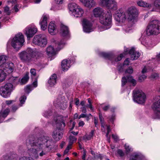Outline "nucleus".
<instances>
[{
  "label": "nucleus",
  "instance_id": "9",
  "mask_svg": "<svg viewBox=\"0 0 160 160\" xmlns=\"http://www.w3.org/2000/svg\"><path fill=\"white\" fill-rule=\"evenodd\" d=\"M101 6L112 10H116L118 8L117 3L114 0H100Z\"/></svg>",
  "mask_w": 160,
  "mask_h": 160
},
{
  "label": "nucleus",
  "instance_id": "39",
  "mask_svg": "<svg viewBox=\"0 0 160 160\" xmlns=\"http://www.w3.org/2000/svg\"><path fill=\"white\" fill-rule=\"evenodd\" d=\"M77 138L74 136L72 135H70L69 137V140L70 145L71 144H72L73 143L75 142L77 140Z\"/></svg>",
  "mask_w": 160,
  "mask_h": 160
},
{
  "label": "nucleus",
  "instance_id": "13",
  "mask_svg": "<svg viewBox=\"0 0 160 160\" xmlns=\"http://www.w3.org/2000/svg\"><path fill=\"white\" fill-rule=\"evenodd\" d=\"M83 30L84 32H89L92 30V23L88 20L84 19L83 20Z\"/></svg>",
  "mask_w": 160,
  "mask_h": 160
},
{
  "label": "nucleus",
  "instance_id": "59",
  "mask_svg": "<svg viewBox=\"0 0 160 160\" xmlns=\"http://www.w3.org/2000/svg\"><path fill=\"white\" fill-rule=\"evenodd\" d=\"M86 108L87 107H86V105L85 106L82 107L81 108V109H82V112L85 113L87 112Z\"/></svg>",
  "mask_w": 160,
  "mask_h": 160
},
{
  "label": "nucleus",
  "instance_id": "29",
  "mask_svg": "<svg viewBox=\"0 0 160 160\" xmlns=\"http://www.w3.org/2000/svg\"><path fill=\"white\" fill-rule=\"evenodd\" d=\"M10 112V109L8 108H7L6 109L4 108L3 107L0 111V118H6L9 114Z\"/></svg>",
  "mask_w": 160,
  "mask_h": 160
},
{
  "label": "nucleus",
  "instance_id": "51",
  "mask_svg": "<svg viewBox=\"0 0 160 160\" xmlns=\"http://www.w3.org/2000/svg\"><path fill=\"white\" fill-rule=\"evenodd\" d=\"M117 153L120 157H123L124 155V153L123 151L121 149H118L117 151Z\"/></svg>",
  "mask_w": 160,
  "mask_h": 160
},
{
  "label": "nucleus",
  "instance_id": "21",
  "mask_svg": "<svg viewBox=\"0 0 160 160\" xmlns=\"http://www.w3.org/2000/svg\"><path fill=\"white\" fill-rule=\"evenodd\" d=\"M129 53L131 55V58L132 60L137 59L140 55V53L136 51L133 48L129 50Z\"/></svg>",
  "mask_w": 160,
  "mask_h": 160
},
{
  "label": "nucleus",
  "instance_id": "54",
  "mask_svg": "<svg viewBox=\"0 0 160 160\" xmlns=\"http://www.w3.org/2000/svg\"><path fill=\"white\" fill-rule=\"evenodd\" d=\"M4 11L5 12L7 13L8 15H9L10 13V12L9 11V8L8 7H6L4 8Z\"/></svg>",
  "mask_w": 160,
  "mask_h": 160
},
{
  "label": "nucleus",
  "instance_id": "61",
  "mask_svg": "<svg viewBox=\"0 0 160 160\" xmlns=\"http://www.w3.org/2000/svg\"><path fill=\"white\" fill-rule=\"evenodd\" d=\"M112 137L116 141H118V138L117 136L114 135V134H112Z\"/></svg>",
  "mask_w": 160,
  "mask_h": 160
},
{
  "label": "nucleus",
  "instance_id": "24",
  "mask_svg": "<svg viewBox=\"0 0 160 160\" xmlns=\"http://www.w3.org/2000/svg\"><path fill=\"white\" fill-rule=\"evenodd\" d=\"M37 31V29L36 28H31L28 29L26 32L28 38L32 37Z\"/></svg>",
  "mask_w": 160,
  "mask_h": 160
},
{
  "label": "nucleus",
  "instance_id": "44",
  "mask_svg": "<svg viewBox=\"0 0 160 160\" xmlns=\"http://www.w3.org/2000/svg\"><path fill=\"white\" fill-rule=\"evenodd\" d=\"M94 133V131L92 130L89 134L87 136L86 138L87 140H90L93 136Z\"/></svg>",
  "mask_w": 160,
  "mask_h": 160
},
{
  "label": "nucleus",
  "instance_id": "26",
  "mask_svg": "<svg viewBox=\"0 0 160 160\" xmlns=\"http://www.w3.org/2000/svg\"><path fill=\"white\" fill-rule=\"evenodd\" d=\"M84 11L80 7H78L73 13L77 17H81L84 13Z\"/></svg>",
  "mask_w": 160,
  "mask_h": 160
},
{
  "label": "nucleus",
  "instance_id": "64",
  "mask_svg": "<svg viewBox=\"0 0 160 160\" xmlns=\"http://www.w3.org/2000/svg\"><path fill=\"white\" fill-rule=\"evenodd\" d=\"M19 160H29V158L27 157H23L20 158Z\"/></svg>",
  "mask_w": 160,
  "mask_h": 160
},
{
  "label": "nucleus",
  "instance_id": "42",
  "mask_svg": "<svg viewBox=\"0 0 160 160\" xmlns=\"http://www.w3.org/2000/svg\"><path fill=\"white\" fill-rule=\"evenodd\" d=\"M13 156H6L3 157L2 160H15V159L13 158Z\"/></svg>",
  "mask_w": 160,
  "mask_h": 160
},
{
  "label": "nucleus",
  "instance_id": "36",
  "mask_svg": "<svg viewBox=\"0 0 160 160\" xmlns=\"http://www.w3.org/2000/svg\"><path fill=\"white\" fill-rule=\"evenodd\" d=\"M130 160H141V157L138 154L133 153L131 156Z\"/></svg>",
  "mask_w": 160,
  "mask_h": 160
},
{
  "label": "nucleus",
  "instance_id": "55",
  "mask_svg": "<svg viewBox=\"0 0 160 160\" xmlns=\"http://www.w3.org/2000/svg\"><path fill=\"white\" fill-rule=\"evenodd\" d=\"M110 108V106L109 105H108L105 106L102 108V109L105 112L107 111Z\"/></svg>",
  "mask_w": 160,
  "mask_h": 160
},
{
  "label": "nucleus",
  "instance_id": "63",
  "mask_svg": "<svg viewBox=\"0 0 160 160\" xmlns=\"http://www.w3.org/2000/svg\"><path fill=\"white\" fill-rule=\"evenodd\" d=\"M87 108H89L92 111H93V108L92 104H88L86 105Z\"/></svg>",
  "mask_w": 160,
  "mask_h": 160
},
{
  "label": "nucleus",
  "instance_id": "1",
  "mask_svg": "<svg viewBox=\"0 0 160 160\" xmlns=\"http://www.w3.org/2000/svg\"><path fill=\"white\" fill-rule=\"evenodd\" d=\"M41 53L38 52L34 51L30 48L28 49L26 51H23L19 53V57L23 62H30L35 57L40 56Z\"/></svg>",
  "mask_w": 160,
  "mask_h": 160
},
{
  "label": "nucleus",
  "instance_id": "7",
  "mask_svg": "<svg viewBox=\"0 0 160 160\" xmlns=\"http://www.w3.org/2000/svg\"><path fill=\"white\" fill-rule=\"evenodd\" d=\"M32 42L35 45L41 47H44L47 44V37L44 34L35 35L33 39Z\"/></svg>",
  "mask_w": 160,
  "mask_h": 160
},
{
  "label": "nucleus",
  "instance_id": "17",
  "mask_svg": "<svg viewBox=\"0 0 160 160\" xmlns=\"http://www.w3.org/2000/svg\"><path fill=\"white\" fill-rule=\"evenodd\" d=\"M127 80L132 83L133 86H135L136 84V80L133 79L131 75H129L127 77V79L125 77H123L122 78V86H124L126 84L127 82Z\"/></svg>",
  "mask_w": 160,
  "mask_h": 160
},
{
  "label": "nucleus",
  "instance_id": "32",
  "mask_svg": "<svg viewBox=\"0 0 160 160\" xmlns=\"http://www.w3.org/2000/svg\"><path fill=\"white\" fill-rule=\"evenodd\" d=\"M7 59V57L6 56L1 55L0 56V67H4Z\"/></svg>",
  "mask_w": 160,
  "mask_h": 160
},
{
  "label": "nucleus",
  "instance_id": "56",
  "mask_svg": "<svg viewBox=\"0 0 160 160\" xmlns=\"http://www.w3.org/2000/svg\"><path fill=\"white\" fill-rule=\"evenodd\" d=\"M38 76L37 77L35 80V81L33 82L32 85L34 87H36L37 86V82H38Z\"/></svg>",
  "mask_w": 160,
  "mask_h": 160
},
{
  "label": "nucleus",
  "instance_id": "38",
  "mask_svg": "<svg viewBox=\"0 0 160 160\" xmlns=\"http://www.w3.org/2000/svg\"><path fill=\"white\" fill-rule=\"evenodd\" d=\"M6 74L3 70H0V82H2L5 79Z\"/></svg>",
  "mask_w": 160,
  "mask_h": 160
},
{
  "label": "nucleus",
  "instance_id": "8",
  "mask_svg": "<svg viewBox=\"0 0 160 160\" xmlns=\"http://www.w3.org/2000/svg\"><path fill=\"white\" fill-rule=\"evenodd\" d=\"M126 52H125L121 54L117 57H115L113 54L110 53L102 52L100 53V55L102 57L110 60L113 63L114 62H117L121 60L124 55H126Z\"/></svg>",
  "mask_w": 160,
  "mask_h": 160
},
{
  "label": "nucleus",
  "instance_id": "33",
  "mask_svg": "<svg viewBox=\"0 0 160 160\" xmlns=\"http://www.w3.org/2000/svg\"><path fill=\"white\" fill-rule=\"evenodd\" d=\"M39 148L37 147V148H30L29 149V152H31L33 155L36 157H38V152Z\"/></svg>",
  "mask_w": 160,
  "mask_h": 160
},
{
  "label": "nucleus",
  "instance_id": "2",
  "mask_svg": "<svg viewBox=\"0 0 160 160\" xmlns=\"http://www.w3.org/2000/svg\"><path fill=\"white\" fill-rule=\"evenodd\" d=\"M160 33V21L154 20L151 21L147 27L146 34L148 36L157 35Z\"/></svg>",
  "mask_w": 160,
  "mask_h": 160
},
{
  "label": "nucleus",
  "instance_id": "18",
  "mask_svg": "<svg viewBox=\"0 0 160 160\" xmlns=\"http://www.w3.org/2000/svg\"><path fill=\"white\" fill-rule=\"evenodd\" d=\"M93 15L95 17L99 18L102 16L104 13V11L103 9L100 7L95 8L92 11Z\"/></svg>",
  "mask_w": 160,
  "mask_h": 160
},
{
  "label": "nucleus",
  "instance_id": "4",
  "mask_svg": "<svg viewBox=\"0 0 160 160\" xmlns=\"http://www.w3.org/2000/svg\"><path fill=\"white\" fill-rule=\"evenodd\" d=\"M64 39H62L60 42L55 44V49L51 45L48 46L46 49L47 55L50 57L56 54L57 51L60 50L62 48L65 44Z\"/></svg>",
  "mask_w": 160,
  "mask_h": 160
},
{
  "label": "nucleus",
  "instance_id": "15",
  "mask_svg": "<svg viewBox=\"0 0 160 160\" xmlns=\"http://www.w3.org/2000/svg\"><path fill=\"white\" fill-rule=\"evenodd\" d=\"M62 136V131L61 128H57L53 132L52 134V138L56 141H59L61 139Z\"/></svg>",
  "mask_w": 160,
  "mask_h": 160
},
{
  "label": "nucleus",
  "instance_id": "37",
  "mask_svg": "<svg viewBox=\"0 0 160 160\" xmlns=\"http://www.w3.org/2000/svg\"><path fill=\"white\" fill-rule=\"evenodd\" d=\"M131 23H129V22L127 25H126L124 27V29L126 32H129V31L131 30V28L132 25L134 24V22H131Z\"/></svg>",
  "mask_w": 160,
  "mask_h": 160
},
{
  "label": "nucleus",
  "instance_id": "28",
  "mask_svg": "<svg viewBox=\"0 0 160 160\" xmlns=\"http://www.w3.org/2000/svg\"><path fill=\"white\" fill-rule=\"evenodd\" d=\"M60 33L63 37L67 35L69 33L68 29L67 27L63 25H61Z\"/></svg>",
  "mask_w": 160,
  "mask_h": 160
},
{
  "label": "nucleus",
  "instance_id": "12",
  "mask_svg": "<svg viewBox=\"0 0 160 160\" xmlns=\"http://www.w3.org/2000/svg\"><path fill=\"white\" fill-rule=\"evenodd\" d=\"M158 98V101L153 104L152 108L154 112V118L160 119V97Z\"/></svg>",
  "mask_w": 160,
  "mask_h": 160
},
{
  "label": "nucleus",
  "instance_id": "16",
  "mask_svg": "<svg viewBox=\"0 0 160 160\" xmlns=\"http://www.w3.org/2000/svg\"><path fill=\"white\" fill-rule=\"evenodd\" d=\"M48 31L49 33L52 35H54L58 32V30L55 24L51 22L48 26Z\"/></svg>",
  "mask_w": 160,
  "mask_h": 160
},
{
  "label": "nucleus",
  "instance_id": "47",
  "mask_svg": "<svg viewBox=\"0 0 160 160\" xmlns=\"http://www.w3.org/2000/svg\"><path fill=\"white\" fill-rule=\"evenodd\" d=\"M26 99V97L25 96H23L20 97L19 99L20 101L21 104H22L25 102Z\"/></svg>",
  "mask_w": 160,
  "mask_h": 160
},
{
  "label": "nucleus",
  "instance_id": "58",
  "mask_svg": "<svg viewBox=\"0 0 160 160\" xmlns=\"http://www.w3.org/2000/svg\"><path fill=\"white\" fill-rule=\"evenodd\" d=\"M129 58H127L123 62L124 65H129Z\"/></svg>",
  "mask_w": 160,
  "mask_h": 160
},
{
  "label": "nucleus",
  "instance_id": "40",
  "mask_svg": "<svg viewBox=\"0 0 160 160\" xmlns=\"http://www.w3.org/2000/svg\"><path fill=\"white\" fill-rule=\"evenodd\" d=\"M99 118L101 123L102 128H104V119L101 113H99Z\"/></svg>",
  "mask_w": 160,
  "mask_h": 160
},
{
  "label": "nucleus",
  "instance_id": "60",
  "mask_svg": "<svg viewBox=\"0 0 160 160\" xmlns=\"http://www.w3.org/2000/svg\"><path fill=\"white\" fill-rule=\"evenodd\" d=\"M18 107L17 106H15V105H13L12 106V111L13 112H15L18 109Z\"/></svg>",
  "mask_w": 160,
  "mask_h": 160
},
{
  "label": "nucleus",
  "instance_id": "31",
  "mask_svg": "<svg viewBox=\"0 0 160 160\" xmlns=\"http://www.w3.org/2000/svg\"><path fill=\"white\" fill-rule=\"evenodd\" d=\"M137 4L140 7H148L149 8H150L151 7V5L150 4L142 0H138L137 1Z\"/></svg>",
  "mask_w": 160,
  "mask_h": 160
},
{
  "label": "nucleus",
  "instance_id": "48",
  "mask_svg": "<svg viewBox=\"0 0 160 160\" xmlns=\"http://www.w3.org/2000/svg\"><path fill=\"white\" fill-rule=\"evenodd\" d=\"M32 90V86H27L25 88V91L26 92L29 93Z\"/></svg>",
  "mask_w": 160,
  "mask_h": 160
},
{
  "label": "nucleus",
  "instance_id": "41",
  "mask_svg": "<svg viewBox=\"0 0 160 160\" xmlns=\"http://www.w3.org/2000/svg\"><path fill=\"white\" fill-rule=\"evenodd\" d=\"M30 72L31 74V77H37L36 70L34 68H32L30 70Z\"/></svg>",
  "mask_w": 160,
  "mask_h": 160
},
{
  "label": "nucleus",
  "instance_id": "62",
  "mask_svg": "<svg viewBox=\"0 0 160 160\" xmlns=\"http://www.w3.org/2000/svg\"><path fill=\"white\" fill-rule=\"evenodd\" d=\"M94 123L95 126L97 127L98 125V118L96 117L94 118Z\"/></svg>",
  "mask_w": 160,
  "mask_h": 160
},
{
  "label": "nucleus",
  "instance_id": "53",
  "mask_svg": "<svg viewBox=\"0 0 160 160\" xmlns=\"http://www.w3.org/2000/svg\"><path fill=\"white\" fill-rule=\"evenodd\" d=\"M10 80L11 81L12 83H15L18 81V77H12L10 78Z\"/></svg>",
  "mask_w": 160,
  "mask_h": 160
},
{
  "label": "nucleus",
  "instance_id": "3",
  "mask_svg": "<svg viewBox=\"0 0 160 160\" xmlns=\"http://www.w3.org/2000/svg\"><path fill=\"white\" fill-rule=\"evenodd\" d=\"M112 13L110 11L108 10L100 17L99 21L101 24L107 26V28H109L112 24Z\"/></svg>",
  "mask_w": 160,
  "mask_h": 160
},
{
  "label": "nucleus",
  "instance_id": "27",
  "mask_svg": "<svg viewBox=\"0 0 160 160\" xmlns=\"http://www.w3.org/2000/svg\"><path fill=\"white\" fill-rule=\"evenodd\" d=\"M70 64L69 61L66 59L62 60V70L66 71L70 67Z\"/></svg>",
  "mask_w": 160,
  "mask_h": 160
},
{
  "label": "nucleus",
  "instance_id": "23",
  "mask_svg": "<svg viewBox=\"0 0 160 160\" xmlns=\"http://www.w3.org/2000/svg\"><path fill=\"white\" fill-rule=\"evenodd\" d=\"M80 1L85 7L89 8H91L95 4L93 0H80Z\"/></svg>",
  "mask_w": 160,
  "mask_h": 160
},
{
  "label": "nucleus",
  "instance_id": "45",
  "mask_svg": "<svg viewBox=\"0 0 160 160\" xmlns=\"http://www.w3.org/2000/svg\"><path fill=\"white\" fill-rule=\"evenodd\" d=\"M158 77V73H153L151 74L150 77L152 78L156 79Z\"/></svg>",
  "mask_w": 160,
  "mask_h": 160
},
{
  "label": "nucleus",
  "instance_id": "30",
  "mask_svg": "<svg viewBox=\"0 0 160 160\" xmlns=\"http://www.w3.org/2000/svg\"><path fill=\"white\" fill-rule=\"evenodd\" d=\"M57 76L56 74H53L48 81V83L51 87L53 86L56 83Z\"/></svg>",
  "mask_w": 160,
  "mask_h": 160
},
{
  "label": "nucleus",
  "instance_id": "46",
  "mask_svg": "<svg viewBox=\"0 0 160 160\" xmlns=\"http://www.w3.org/2000/svg\"><path fill=\"white\" fill-rule=\"evenodd\" d=\"M146 78L147 76L143 74L139 77V80L140 82H142L144 80L146 79Z\"/></svg>",
  "mask_w": 160,
  "mask_h": 160
},
{
  "label": "nucleus",
  "instance_id": "50",
  "mask_svg": "<svg viewBox=\"0 0 160 160\" xmlns=\"http://www.w3.org/2000/svg\"><path fill=\"white\" fill-rule=\"evenodd\" d=\"M125 147L127 153H129L131 150V148L127 144H125Z\"/></svg>",
  "mask_w": 160,
  "mask_h": 160
},
{
  "label": "nucleus",
  "instance_id": "34",
  "mask_svg": "<svg viewBox=\"0 0 160 160\" xmlns=\"http://www.w3.org/2000/svg\"><path fill=\"white\" fill-rule=\"evenodd\" d=\"M68 7L69 10L73 13L78 6H77V5L74 3H72L69 4Z\"/></svg>",
  "mask_w": 160,
  "mask_h": 160
},
{
  "label": "nucleus",
  "instance_id": "43",
  "mask_svg": "<svg viewBox=\"0 0 160 160\" xmlns=\"http://www.w3.org/2000/svg\"><path fill=\"white\" fill-rule=\"evenodd\" d=\"M154 5L160 10V0H155L154 2Z\"/></svg>",
  "mask_w": 160,
  "mask_h": 160
},
{
  "label": "nucleus",
  "instance_id": "25",
  "mask_svg": "<svg viewBox=\"0 0 160 160\" xmlns=\"http://www.w3.org/2000/svg\"><path fill=\"white\" fill-rule=\"evenodd\" d=\"M47 17L46 16L44 15L43 16L40 24L41 25V29L44 30L46 29L47 26Z\"/></svg>",
  "mask_w": 160,
  "mask_h": 160
},
{
  "label": "nucleus",
  "instance_id": "49",
  "mask_svg": "<svg viewBox=\"0 0 160 160\" xmlns=\"http://www.w3.org/2000/svg\"><path fill=\"white\" fill-rule=\"evenodd\" d=\"M133 72V70L132 67H129L125 71L126 73H128L130 74L132 73Z\"/></svg>",
  "mask_w": 160,
  "mask_h": 160
},
{
  "label": "nucleus",
  "instance_id": "19",
  "mask_svg": "<svg viewBox=\"0 0 160 160\" xmlns=\"http://www.w3.org/2000/svg\"><path fill=\"white\" fill-rule=\"evenodd\" d=\"M3 68H4V70L6 72H7L9 74L13 71L14 68V66L12 63H6V62L4 67Z\"/></svg>",
  "mask_w": 160,
  "mask_h": 160
},
{
  "label": "nucleus",
  "instance_id": "35",
  "mask_svg": "<svg viewBox=\"0 0 160 160\" xmlns=\"http://www.w3.org/2000/svg\"><path fill=\"white\" fill-rule=\"evenodd\" d=\"M29 72H26L25 75L22 79L21 82L22 84H25L28 80L29 78Z\"/></svg>",
  "mask_w": 160,
  "mask_h": 160
},
{
  "label": "nucleus",
  "instance_id": "6",
  "mask_svg": "<svg viewBox=\"0 0 160 160\" xmlns=\"http://www.w3.org/2000/svg\"><path fill=\"white\" fill-rule=\"evenodd\" d=\"M133 99L135 102L141 104L145 102L146 100V95L142 91L135 89L133 91Z\"/></svg>",
  "mask_w": 160,
  "mask_h": 160
},
{
  "label": "nucleus",
  "instance_id": "10",
  "mask_svg": "<svg viewBox=\"0 0 160 160\" xmlns=\"http://www.w3.org/2000/svg\"><path fill=\"white\" fill-rule=\"evenodd\" d=\"M14 87L12 84L7 83L4 86L0 88V94L3 97L7 98L10 95Z\"/></svg>",
  "mask_w": 160,
  "mask_h": 160
},
{
  "label": "nucleus",
  "instance_id": "14",
  "mask_svg": "<svg viewBox=\"0 0 160 160\" xmlns=\"http://www.w3.org/2000/svg\"><path fill=\"white\" fill-rule=\"evenodd\" d=\"M49 137L44 136L41 137L37 139V143L40 150L42 149L43 144L49 142Z\"/></svg>",
  "mask_w": 160,
  "mask_h": 160
},
{
  "label": "nucleus",
  "instance_id": "20",
  "mask_svg": "<svg viewBox=\"0 0 160 160\" xmlns=\"http://www.w3.org/2000/svg\"><path fill=\"white\" fill-rule=\"evenodd\" d=\"M126 18V16L125 13L122 11H119L118 12L115 17L116 20L119 22H123Z\"/></svg>",
  "mask_w": 160,
  "mask_h": 160
},
{
  "label": "nucleus",
  "instance_id": "57",
  "mask_svg": "<svg viewBox=\"0 0 160 160\" xmlns=\"http://www.w3.org/2000/svg\"><path fill=\"white\" fill-rule=\"evenodd\" d=\"M106 126L107 128V132L106 133V136L107 137H108V135L109 134V132L111 131V129L110 128V126L106 125Z\"/></svg>",
  "mask_w": 160,
  "mask_h": 160
},
{
  "label": "nucleus",
  "instance_id": "52",
  "mask_svg": "<svg viewBox=\"0 0 160 160\" xmlns=\"http://www.w3.org/2000/svg\"><path fill=\"white\" fill-rule=\"evenodd\" d=\"M87 118V120H89V116H87V115L86 114H81L79 117L78 119H80L81 118Z\"/></svg>",
  "mask_w": 160,
  "mask_h": 160
},
{
  "label": "nucleus",
  "instance_id": "5",
  "mask_svg": "<svg viewBox=\"0 0 160 160\" xmlns=\"http://www.w3.org/2000/svg\"><path fill=\"white\" fill-rule=\"evenodd\" d=\"M24 42V36L21 33H19L13 38L11 45L16 50H18L22 46Z\"/></svg>",
  "mask_w": 160,
  "mask_h": 160
},
{
  "label": "nucleus",
  "instance_id": "11",
  "mask_svg": "<svg viewBox=\"0 0 160 160\" xmlns=\"http://www.w3.org/2000/svg\"><path fill=\"white\" fill-rule=\"evenodd\" d=\"M128 13L129 23H131L132 22H134L136 21V18L138 17V11L137 9L134 7H131L128 9Z\"/></svg>",
  "mask_w": 160,
  "mask_h": 160
},
{
  "label": "nucleus",
  "instance_id": "22",
  "mask_svg": "<svg viewBox=\"0 0 160 160\" xmlns=\"http://www.w3.org/2000/svg\"><path fill=\"white\" fill-rule=\"evenodd\" d=\"M37 139L35 138L34 137L31 136L29 137L27 141V145H30L31 147L35 146L38 147V145Z\"/></svg>",
  "mask_w": 160,
  "mask_h": 160
}]
</instances>
